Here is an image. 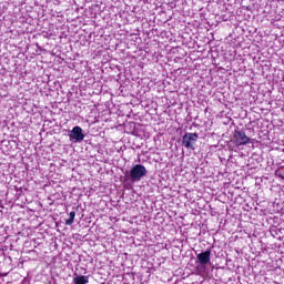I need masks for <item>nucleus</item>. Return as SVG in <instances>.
I'll list each match as a JSON object with an SVG mask.
<instances>
[{
    "label": "nucleus",
    "instance_id": "1",
    "mask_svg": "<svg viewBox=\"0 0 284 284\" xmlns=\"http://www.w3.org/2000/svg\"><path fill=\"white\" fill-rule=\"evenodd\" d=\"M148 175V169L143 164H135L130 171L131 181H141L143 176Z\"/></svg>",
    "mask_w": 284,
    "mask_h": 284
},
{
    "label": "nucleus",
    "instance_id": "2",
    "mask_svg": "<svg viewBox=\"0 0 284 284\" xmlns=\"http://www.w3.org/2000/svg\"><path fill=\"white\" fill-rule=\"evenodd\" d=\"M199 141V134L197 133H186L182 138V145L186 148V150H194V144Z\"/></svg>",
    "mask_w": 284,
    "mask_h": 284
},
{
    "label": "nucleus",
    "instance_id": "3",
    "mask_svg": "<svg viewBox=\"0 0 284 284\" xmlns=\"http://www.w3.org/2000/svg\"><path fill=\"white\" fill-rule=\"evenodd\" d=\"M233 139L234 143H236L237 145H247V143H250L251 141L250 136L245 134V131L237 130L234 131Z\"/></svg>",
    "mask_w": 284,
    "mask_h": 284
},
{
    "label": "nucleus",
    "instance_id": "4",
    "mask_svg": "<svg viewBox=\"0 0 284 284\" xmlns=\"http://www.w3.org/2000/svg\"><path fill=\"white\" fill-rule=\"evenodd\" d=\"M70 140L75 142H81L83 139H85V135L83 134V129L81 126H74L70 133Z\"/></svg>",
    "mask_w": 284,
    "mask_h": 284
},
{
    "label": "nucleus",
    "instance_id": "5",
    "mask_svg": "<svg viewBox=\"0 0 284 284\" xmlns=\"http://www.w3.org/2000/svg\"><path fill=\"white\" fill-rule=\"evenodd\" d=\"M196 258H197V263H200V265H207V263H210V261H212V251L206 250V251L197 254Z\"/></svg>",
    "mask_w": 284,
    "mask_h": 284
},
{
    "label": "nucleus",
    "instance_id": "6",
    "mask_svg": "<svg viewBox=\"0 0 284 284\" xmlns=\"http://www.w3.org/2000/svg\"><path fill=\"white\" fill-rule=\"evenodd\" d=\"M74 284H87L88 280L85 278V276L81 275V276H77L73 280Z\"/></svg>",
    "mask_w": 284,
    "mask_h": 284
},
{
    "label": "nucleus",
    "instance_id": "7",
    "mask_svg": "<svg viewBox=\"0 0 284 284\" xmlns=\"http://www.w3.org/2000/svg\"><path fill=\"white\" fill-rule=\"evenodd\" d=\"M74 216H77V212L71 211L69 219L65 221V225H72V223H74Z\"/></svg>",
    "mask_w": 284,
    "mask_h": 284
}]
</instances>
